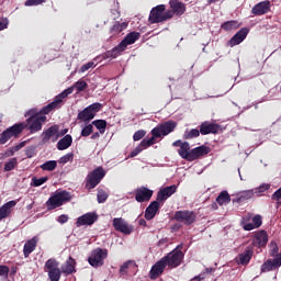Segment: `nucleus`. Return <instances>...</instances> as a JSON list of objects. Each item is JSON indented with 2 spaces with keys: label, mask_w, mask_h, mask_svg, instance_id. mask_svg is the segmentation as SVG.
I'll list each match as a JSON object with an SVG mask.
<instances>
[{
  "label": "nucleus",
  "mask_w": 281,
  "mask_h": 281,
  "mask_svg": "<svg viewBox=\"0 0 281 281\" xmlns=\"http://www.w3.org/2000/svg\"><path fill=\"white\" fill-rule=\"evenodd\" d=\"M172 19V11H166V4H158L150 10L148 21L153 25L155 23H164Z\"/></svg>",
  "instance_id": "1"
},
{
  "label": "nucleus",
  "mask_w": 281,
  "mask_h": 281,
  "mask_svg": "<svg viewBox=\"0 0 281 281\" xmlns=\"http://www.w3.org/2000/svg\"><path fill=\"white\" fill-rule=\"evenodd\" d=\"M25 131V123H15L14 125L8 127L0 134V146L8 144L12 139H19L21 133Z\"/></svg>",
  "instance_id": "2"
},
{
  "label": "nucleus",
  "mask_w": 281,
  "mask_h": 281,
  "mask_svg": "<svg viewBox=\"0 0 281 281\" xmlns=\"http://www.w3.org/2000/svg\"><path fill=\"white\" fill-rule=\"evenodd\" d=\"M104 177H106V170H104L103 167H97L86 177V190H93L94 188H98Z\"/></svg>",
  "instance_id": "3"
},
{
  "label": "nucleus",
  "mask_w": 281,
  "mask_h": 281,
  "mask_svg": "<svg viewBox=\"0 0 281 281\" xmlns=\"http://www.w3.org/2000/svg\"><path fill=\"white\" fill-rule=\"evenodd\" d=\"M71 201V193L67 191H57L55 192L46 202V207L48 210H56V207H60L65 205V203H69Z\"/></svg>",
  "instance_id": "4"
},
{
  "label": "nucleus",
  "mask_w": 281,
  "mask_h": 281,
  "mask_svg": "<svg viewBox=\"0 0 281 281\" xmlns=\"http://www.w3.org/2000/svg\"><path fill=\"white\" fill-rule=\"evenodd\" d=\"M74 93V88H67L61 93L55 97L54 101L48 103L47 105L43 106V109L40 111L41 115H49L54 109L60 108V104H63V100L67 98L68 95H71Z\"/></svg>",
  "instance_id": "5"
},
{
  "label": "nucleus",
  "mask_w": 281,
  "mask_h": 281,
  "mask_svg": "<svg viewBox=\"0 0 281 281\" xmlns=\"http://www.w3.org/2000/svg\"><path fill=\"white\" fill-rule=\"evenodd\" d=\"M44 271L48 273V280L60 281L63 276V270H60V262L58 260L50 258L45 262Z\"/></svg>",
  "instance_id": "6"
},
{
  "label": "nucleus",
  "mask_w": 281,
  "mask_h": 281,
  "mask_svg": "<svg viewBox=\"0 0 281 281\" xmlns=\"http://www.w3.org/2000/svg\"><path fill=\"white\" fill-rule=\"evenodd\" d=\"M106 258H109V250L104 248H97L92 250L88 258V262L91 267L98 269L104 266V260H106Z\"/></svg>",
  "instance_id": "7"
},
{
  "label": "nucleus",
  "mask_w": 281,
  "mask_h": 281,
  "mask_svg": "<svg viewBox=\"0 0 281 281\" xmlns=\"http://www.w3.org/2000/svg\"><path fill=\"white\" fill-rule=\"evenodd\" d=\"M102 110V103H92L78 113L77 120L80 122L89 123L95 117L98 113Z\"/></svg>",
  "instance_id": "8"
},
{
  "label": "nucleus",
  "mask_w": 281,
  "mask_h": 281,
  "mask_svg": "<svg viewBox=\"0 0 281 281\" xmlns=\"http://www.w3.org/2000/svg\"><path fill=\"white\" fill-rule=\"evenodd\" d=\"M184 256L183 251L176 248L162 257V260L169 269H177V267L181 266V262H183Z\"/></svg>",
  "instance_id": "9"
},
{
  "label": "nucleus",
  "mask_w": 281,
  "mask_h": 281,
  "mask_svg": "<svg viewBox=\"0 0 281 281\" xmlns=\"http://www.w3.org/2000/svg\"><path fill=\"white\" fill-rule=\"evenodd\" d=\"M175 128H177V122L169 120L154 127L151 130V135L159 139V137H166V135H170V133H173Z\"/></svg>",
  "instance_id": "10"
},
{
  "label": "nucleus",
  "mask_w": 281,
  "mask_h": 281,
  "mask_svg": "<svg viewBox=\"0 0 281 281\" xmlns=\"http://www.w3.org/2000/svg\"><path fill=\"white\" fill-rule=\"evenodd\" d=\"M47 122V116H31L26 119L25 128L30 131L31 135L34 133H38V131H43V124Z\"/></svg>",
  "instance_id": "11"
},
{
  "label": "nucleus",
  "mask_w": 281,
  "mask_h": 281,
  "mask_svg": "<svg viewBox=\"0 0 281 281\" xmlns=\"http://www.w3.org/2000/svg\"><path fill=\"white\" fill-rule=\"evenodd\" d=\"M173 218L178 221V223H183V225H192L196 223V213L188 210L176 211Z\"/></svg>",
  "instance_id": "12"
},
{
  "label": "nucleus",
  "mask_w": 281,
  "mask_h": 281,
  "mask_svg": "<svg viewBox=\"0 0 281 281\" xmlns=\"http://www.w3.org/2000/svg\"><path fill=\"white\" fill-rule=\"evenodd\" d=\"M212 153V148L206 145L198 146L190 150L189 161H196L199 159H203V157H207Z\"/></svg>",
  "instance_id": "13"
},
{
  "label": "nucleus",
  "mask_w": 281,
  "mask_h": 281,
  "mask_svg": "<svg viewBox=\"0 0 281 281\" xmlns=\"http://www.w3.org/2000/svg\"><path fill=\"white\" fill-rule=\"evenodd\" d=\"M113 227H114L115 232L125 234V236L133 234V232L135 229L133 227V225H128V223H126V221L122 217H115L113 220Z\"/></svg>",
  "instance_id": "14"
},
{
  "label": "nucleus",
  "mask_w": 281,
  "mask_h": 281,
  "mask_svg": "<svg viewBox=\"0 0 281 281\" xmlns=\"http://www.w3.org/2000/svg\"><path fill=\"white\" fill-rule=\"evenodd\" d=\"M98 218L99 216L95 212L86 213L77 218L76 227L91 226L98 222Z\"/></svg>",
  "instance_id": "15"
},
{
  "label": "nucleus",
  "mask_w": 281,
  "mask_h": 281,
  "mask_svg": "<svg viewBox=\"0 0 281 281\" xmlns=\"http://www.w3.org/2000/svg\"><path fill=\"white\" fill-rule=\"evenodd\" d=\"M173 148H179L178 149V155L181 157V159H186V161H189L190 159V143L183 142L181 139H178L172 143Z\"/></svg>",
  "instance_id": "16"
},
{
  "label": "nucleus",
  "mask_w": 281,
  "mask_h": 281,
  "mask_svg": "<svg viewBox=\"0 0 281 281\" xmlns=\"http://www.w3.org/2000/svg\"><path fill=\"white\" fill-rule=\"evenodd\" d=\"M153 194H155L153 190L146 187H140L135 190L134 196L137 203H147V201H150V199H153Z\"/></svg>",
  "instance_id": "17"
},
{
  "label": "nucleus",
  "mask_w": 281,
  "mask_h": 281,
  "mask_svg": "<svg viewBox=\"0 0 281 281\" xmlns=\"http://www.w3.org/2000/svg\"><path fill=\"white\" fill-rule=\"evenodd\" d=\"M280 267H281V254L273 259H267L261 265V273H269V271H276Z\"/></svg>",
  "instance_id": "18"
},
{
  "label": "nucleus",
  "mask_w": 281,
  "mask_h": 281,
  "mask_svg": "<svg viewBox=\"0 0 281 281\" xmlns=\"http://www.w3.org/2000/svg\"><path fill=\"white\" fill-rule=\"evenodd\" d=\"M177 192V184L165 187L160 189L157 193L156 201H159L160 203H166L172 194Z\"/></svg>",
  "instance_id": "19"
},
{
  "label": "nucleus",
  "mask_w": 281,
  "mask_h": 281,
  "mask_svg": "<svg viewBox=\"0 0 281 281\" xmlns=\"http://www.w3.org/2000/svg\"><path fill=\"white\" fill-rule=\"evenodd\" d=\"M200 135H216L221 126L210 121H204L200 124Z\"/></svg>",
  "instance_id": "20"
},
{
  "label": "nucleus",
  "mask_w": 281,
  "mask_h": 281,
  "mask_svg": "<svg viewBox=\"0 0 281 281\" xmlns=\"http://www.w3.org/2000/svg\"><path fill=\"white\" fill-rule=\"evenodd\" d=\"M247 34H249V29L243 27L227 42V45L229 47H236V45H240V43L247 38Z\"/></svg>",
  "instance_id": "21"
},
{
  "label": "nucleus",
  "mask_w": 281,
  "mask_h": 281,
  "mask_svg": "<svg viewBox=\"0 0 281 281\" xmlns=\"http://www.w3.org/2000/svg\"><path fill=\"white\" fill-rule=\"evenodd\" d=\"M166 267V261L161 258L159 261H157L149 271V278L150 280H157L161 273H164Z\"/></svg>",
  "instance_id": "22"
},
{
  "label": "nucleus",
  "mask_w": 281,
  "mask_h": 281,
  "mask_svg": "<svg viewBox=\"0 0 281 281\" xmlns=\"http://www.w3.org/2000/svg\"><path fill=\"white\" fill-rule=\"evenodd\" d=\"M269 12H271V2L270 1L258 2L251 9V13L255 14V16H262V14H267Z\"/></svg>",
  "instance_id": "23"
},
{
  "label": "nucleus",
  "mask_w": 281,
  "mask_h": 281,
  "mask_svg": "<svg viewBox=\"0 0 281 281\" xmlns=\"http://www.w3.org/2000/svg\"><path fill=\"white\" fill-rule=\"evenodd\" d=\"M58 131H59L58 125H52L46 131H44L42 134L43 144H47V142H49V139H52V137H55L53 139V142H56V139H58V137H60V135H58Z\"/></svg>",
  "instance_id": "24"
},
{
  "label": "nucleus",
  "mask_w": 281,
  "mask_h": 281,
  "mask_svg": "<svg viewBox=\"0 0 281 281\" xmlns=\"http://www.w3.org/2000/svg\"><path fill=\"white\" fill-rule=\"evenodd\" d=\"M139 38H142V33L133 31L122 40L121 47H124L126 49L128 45H135V43H137Z\"/></svg>",
  "instance_id": "25"
},
{
  "label": "nucleus",
  "mask_w": 281,
  "mask_h": 281,
  "mask_svg": "<svg viewBox=\"0 0 281 281\" xmlns=\"http://www.w3.org/2000/svg\"><path fill=\"white\" fill-rule=\"evenodd\" d=\"M170 5V12H172V16L177 14V16H181L186 14V4L179 0H170L169 1Z\"/></svg>",
  "instance_id": "26"
},
{
  "label": "nucleus",
  "mask_w": 281,
  "mask_h": 281,
  "mask_svg": "<svg viewBox=\"0 0 281 281\" xmlns=\"http://www.w3.org/2000/svg\"><path fill=\"white\" fill-rule=\"evenodd\" d=\"M251 258H254V250L251 248H246L245 251L239 254L236 258L237 265H243V267H247V265L251 262Z\"/></svg>",
  "instance_id": "27"
},
{
  "label": "nucleus",
  "mask_w": 281,
  "mask_h": 281,
  "mask_svg": "<svg viewBox=\"0 0 281 281\" xmlns=\"http://www.w3.org/2000/svg\"><path fill=\"white\" fill-rule=\"evenodd\" d=\"M159 201H153L145 210V218L146 221H153L155 216H157V212H159Z\"/></svg>",
  "instance_id": "28"
},
{
  "label": "nucleus",
  "mask_w": 281,
  "mask_h": 281,
  "mask_svg": "<svg viewBox=\"0 0 281 281\" xmlns=\"http://www.w3.org/2000/svg\"><path fill=\"white\" fill-rule=\"evenodd\" d=\"M60 270L66 277L76 273V259L69 257L68 260L60 267Z\"/></svg>",
  "instance_id": "29"
},
{
  "label": "nucleus",
  "mask_w": 281,
  "mask_h": 281,
  "mask_svg": "<svg viewBox=\"0 0 281 281\" xmlns=\"http://www.w3.org/2000/svg\"><path fill=\"white\" fill-rule=\"evenodd\" d=\"M38 245V237H33L29 239L23 247V255L24 258H30V254H32Z\"/></svg>",
  "instance_id": "30"
},
{
  "label": "nucleus",
  "mask_w": 281,
  "mask_h": 281,
  "mask_svg": "<svg viewBox=\"0 0 281 281\" xmlns=\"http://www.w3.org/2000/svg\"><path fill=\"white\" fill-rule=\"evenodd\" d=\"M16 206V201L11 200L7 203H4L1 207H0V221H3V218H8V216H10V213L12 212V207Z\"/></svg>",
  "instance_id": "31"
},
{
  "label": "nucleus",
  "mask_w": 281,
  "mask_h": 281,
  "mask_svg": "<svg viewBox=\"0 0 281 281\" xmlns=\"http://www.w3.org/2000/svg\"><path fill=\"white\" fill-rule=\"evenodd\" d=\"M254 243L258 245V247H266L267 243H269V235L266 231H259L255 235Z\"/></svg>",
  "instance_id": "32"
},
{
  "label": "nucleus",
  "mask_w": 281,
  "mask_h": 281,
  "mask_svg": "<svg viewBox=\"0 0 281 281\" xmlns=\"http://www.w3.org/2000/svg\"><path fill=\"white\" fill-rule=\"evenodd\" d=\"M262 225V216L261 215H255L252 217V223H248L244 225L245 232H251V229H258Z\"/></svg>",
  "instance_id": "33"
},
{
  "label": "nucleus",
  "mask_w": 281,
  "mask_h": 281,
  "mask_svg": "<svg viewBox=\"0 0 281 281\" xmlns=\"http://www.w3.org/2000/svg\"><path fill=\"white\" fill-rule=\"evenodd\" d=\"M71 144H74V138L71 137V135L67 134L58 140L57 148L58 150H67V148H69Z\"/></svg>",
  "instance_id": "34"
},
{
  "label": "nucleus",
  "mask_w": 281,
  "mask_h": 281,
  "mask_svg": "<svg viewBox=\"0 0 281 281\" xmlns=\"http://www.w3.org/2000/svg\"><path fill=\"white\" fill-rule=\"evenodd\" d=\"M126 27H128V23H126V22L120 23V22L116 21L113 24V26L111 27L110 34L112 36H117V34H121V32H124V30H126Z\"/></svg>",
  "instance_id": "35"
},
{
  "label": "nucleus",
  "mask_w": 281,
  "mask_h": 281,
  "mask_svg": "<svg viewBox=\"0 0 281 281\" xmlns=\"http://www.w3.org/2000/svg\"><path fill=\"white\" fill-rule=\"evenodd\" d=\"M25 144H26V142H22L18 145L7 149L4 151V154L2 155V158L5 159L8 157H13L14 153H19V150H21V148L25 147Z\"/></svg>",
  "instance_id": "36"
},
{
  "label": "nucleus",
  "mask_w": 281,
  "mask_h": 281,
  "mask_svg": "<svg viewBox=\"0 0 281 281\" xmlns=\"http://www.w3.org/2000/svg\"><path fill=\"white\" fill-rule=\"evenodd\" d=\"M238 27H240V24L236 20L226 21L221 25L224 32H232L233 30H238Z\"/></svg>",
  "instance_id": "37"
},
{
  "label": "nucleus",
  "mask_w": 281,
  "mask_h": 281,
  "mask_svg": "<svg viewBox=\"0 0 281 281\" xmlns=\"http://www.w3.org/2000/svg\"><path fill=\"white\" fill-rule=\"evenodd\" d=\"M218 205H225V203H232V196L227 191H222L216 198Z\"/></svg>",
  "instance_id": "38"
},
{
  "label": "nucleus",
  "mask_w": 281,
  "mask_h": 281,
  "mask_svg": "<svg viewBox=\"0 0 281 281\" xmlns=\"http://www.w3.org/2000/svg\"><path fill=\"white\" fill-rule=\"evenodd\" d=\"M89 88V85L87 83V81L79 79L77 82L74 83V86L69 87V89H76L77 93H80L82 91H86V89Z\"/></svg>",
  "instance_id": "39"
},
{
  "label": "nucleus",
  "mask_w": 281,
  "mask_h": 281,
  "mask_svg": "<svg viewBox=\"0 0 281 281\" xmlns=\"http://www.w3.org/2000/svg\"><path fill=\"white\" fill-rule=\"evenodd\" d=\"M201 132L200 130L192 128V130H187L183 133V139H196V137H200Z\"/></svg>",
  "instance_id": "40"
},
{
  "label": "nucleus",
  "mask_w": 281,
  "mask_h": 281,
  "mask_svg": "<svg viewBox=\"0 0 281 281\" xmlns=\"http://www.w3.org/2000/svg\"><path fill=\"white\" fill-rule=\"evenodd\" d=\"M92 126H95V128L99 131L101 135H104L106 133V121L105 120H95L92 122Z\"/></svg>",
  "instance_id": "41"
},
{
  "label": "nucleus",
  "mask_w": 281,
  "mask_h": 281,
  "mask_svg": "<svg viewBox=\"0 0 281 281\" xmlns=\"http://www.w3.org/2000/svg\"><path fill=\"white\" fill-rule=\"evenodd\" d=\"M57 166H58V162L56 160H48L43 165H41V169L46 170L48 172H53V170H56Z\"/></svg>",
  "instance_id": "42"
},
{
  "label": "nucleus",
  "mask_w": 281,
  "mask_h": 281,
  "mask_svg": "<svg viewBox=\"0 0 281 281\" xmlns=\"http://www.w3.org/2000/svg\"><path fill=\"white\" fill-rule=\"evenodd\" d=\"M156 139L158 138L155 137V135H151L150 138H144L138 146L144 150V148H148L150 146H154V144H157Z\"/></svg>",
  "instance_id": "43"
},
{
  "label": "nucleus",
  "mask_w": 281,
  "mask_h": 281,
  "mask_svg": "<svg viewBox=\"0 0 281 281\" xmlns=\"http://www.w3.org/2000/svg\"><path fill=\"white\" fill-rule=\"evenodd\" d=\"M18 165H19L18 159L11 158L8 162L4 164V172H10L14 170Z\"/></svg>",
  "instance_id": "44"
},
{
  "label": "nucleus",
  "mask_w": 281,
  "mask_h": 281,
  "mask_svg": "<svg viewBox=\"0 0 281 281\" xmlns=\"http://www.w3.org/2000/svg\"><path fill=\"white\" fill-rule=\"evenodd\" d=\"M106 199H109V193H106L104 189H98V193H97L98 203H105Z\"/></svg>",
  "instance_id": "45"
},
{
  "label": "nucleus",
  "mask_w": 281,
  "mask_h": 281,
  "mask_svg": "<svg viewBox=\"0 0 281 281\" xmlns=\"http://www.w3.org/2000/svg\"><path fill=\"white\" fill-rule=\"evenodd\" d=\"M47 181H49L48 177H42V178H33L32 179V186L34 188H40V186H43V183H47Z\"/></svg>",
  "instance_id": "46"
},
{
  "label": "nucleus",
  "mask_w": 281,
  "mask_h": 281,
  "mask_svg": "<svg viewBox=\"0 0 281 281\" xmlns=\"http://www.w3.org/2000/svg\"><path fill=\"white\" fill-rule=\"evenodd\" d=\"M125 47L121 46V42L119 43L117 46H115L114 48L110 49V52H112V57L113 58H117V56H120V54H122V52H125Z\"/></svg>",
  "instance_id": "47"
},
{
  "label": "nucleus",
  "mask_w": 281,
  "mask_h": 281,
  "mask_svg": "<svg viewBox=\"0 0 281 281\" xmlns=\"http://www.w3.org/2000/svg\"><path fill=\"white\" fill-rule=\"evenodd\" d=\"M93 133V125L87 124L82 130H81V137H89Z\"/></svg>",
  "instance_id": "48"
},
{
  "label": "nucleus",
  "mask_w": 281,
  "mask_h": 281,
  "mask_svg": "<svg viewBox=\"0 0 281 281\" xmlns=\"http://www.w3.org/2000/svg\"><path fill=\"white\" fill-rule=\"evenodd\" d=\"M271 189V184L263 183L260 187L255 189V194H258L260 196L263 192H267V190Z\"/></svg>",
  "instance_id": "49"
},
{
  "label": "nucleus",
  "mask_w": 281,
  "mask_h": 281,
  "mask_svg": "<svg viewBox=\"0 0 281 281\" xmlns=\"http://www.w3.org/2000/svg\"><path fill=\"white\" fill-rule=\"evenodd\" d=\"M144 137H146V131L144 130H138L133 135L134 142H139V139H144Z\"/></svg>",
  "instance_id": "50"
},
{
  "label": "nucleus",
  "mask_w": 281,
  "mask_h": 281,
  "mask_svg": "<svg viewBox=\"0 0 281 281\" xmlns=\"http://www.w3.org/2000/svg\"><path fill=\"white\" fill-rule=\"evenodd\" d=\"M131 265H133V261H131V260L124 262V263L120 267L119 272H120L122 276H126V273H128V267H131Z\"/></svg>",
  "instance_id": "51"
},
{
  "label": "nucleus",
  "mask_w": 281,
  "mask_h": 281,
  "mask_svg": "<svg viewBox=\"0 0 281 281\" xmlns=\"http://www.w3.org/2000/svg\"><path fill=\"white\" fill-rule=\"evenodd\" d=\"M69 161H74V153H68L59 159V164H69Z\"/></svg>",
  "instance_id": "52"
},
{
  "label": "nucleus",
  "mask_w": 281,
  "mask_h": 281,
  "mask_svg": "<svg viewBox=\"0 0 281 281\" xmlns=\"http://www.w3.org/2000/svg\"><path fill=\"white\" fill-rule=\"evenodd\" d=\"M10 274V268L8 266L0 265V278H8Z\"/></svg>",
  "instance_id": "53"
},
{
  "label": "nucleus",
  "mask_w": 281,
  "mask_h": 281,
  "mask_svg": "<svg viewBox=\"0 0 281 281\" xmlns=\"http://www.w3.org/2000/svg\"><path fill=\"white\" fill-rule=\"evenodd\" d=\"M44 115L41 114V112L32 109V110H29L26 113H25V117H43Z\"/></svg>",
  "instance_id": "54"
},
{
  "label": "nucleus",
  "mask_w": 281,
  "mask_h": 281,
  "mask_svg": "<svg viewBox=\"0 0 281 281\" xmlns=\"http://www.w3.org/2000/svg\"><path fill=\"white\" fill-rule=\"evenodd\" d=\"M47 0H26L24 5L32 7V5H41V3H45Z\"/></svg>",
  "instance_id": "55"
},
{
  "label": "nucleus",
  "mask_w": 281,
  "mask_h": 281,
  "mask_svg": "<svg viewBox=\"0 0 281 281\" xmlns=\"http://www.w3.org/2000/svg\"><path fill=\"white\" fill-rule=\"evenodd\" d=\"M280 249L278 248V245H274L271 249H270V256L271 258H278V256H280L279 254Z\"/></svg>",
  "instance_id": "56"
},
{
  "label": "nucleus",
  "mask_w": 281,
  "mask_h": 281,
  "mask_svg": "<svg viewBox=\"0 0 281 281\" xmlns=\"http://www.w3.org/2000/svg\"><path fill=\"white\" fill-rule=\"evenodd\" d=\"M69 221V215L61 214L57 217V223H60V225H65Z\"/></svg>",
  "instance_id": "57"
},
{
  "label": "nucleus",
  "mask_w": 281,
  "mask_h": 281,
  "mask_svg": "<svg viewBox=\"0 0 281 281\" xmlns=\"http://www.w3.org/2000/svg\"><path fill=\"white\" fill-rule=\"evenodd\" d=\"M249 221H251V214L248 213L247 215H245L243 218H241V225H243V228L245 229V226L246 225H249Z\"/></svg>",
  "instance_id": "58"
},
{
  "label": "nucleus",
  "mask_w": 281,
  "mask_h": 281,
  "mask_svg": "<svg viewBox=\"0 0 281 281\" xmlns=\"http://www.w3.org/2000/svg\"><path fill=\"white\" fill-rule=\"evenodd\" d=\"M94 63L93 61H89L85 65L81 66V71L85 72V71H89V69H91V67H94Z\"/></svg>",
  "instance_id": "59"
},
{
  "label": "nucleus",
  "mask_w": 281,
  "mask_h": 281,
  "mask_svg": "<svg viewBox=\"0 0 281 281\" xmlns=\"http://www.w3.org/2000/svg\"><path fill=\"white\" fill-rule=\"evenodd\" d=\"M142 150H144L139 145L131 151L130 154V157L133 158V157H137V155H139V153H142Z\"/></svg>",
  "instance_id": "60"
},
{
  "label": "nucleus",
  "mask_w": 281,
  "mask_h": 281,
  "mask_svg": "<svg viewBox=\"0 0 281 281\" xmlns=\"http://www.w3.org/2000/svg\"><path fill=\"white\" fill-rule=\"evenodd\" d=\"M8 27V18H1L0 19V32L1 30H5Z\"/></svg>",
  "instance_id": "61"
},
{
  "label": "nucleus",
  "mask_w": 281,
  "mask_h": 281,
  "mask_svg": "<svg viewBox=\"0 0 281 281\" xmlns=\"http://www.w3.org/2000/svg\"><path fill=\"white\" fill-rule=\"evenodd\" d=\"M101 58H102V60H106V59H109V58H113V54H112L111 50H106L105 53H103V54L101 55Z\"/></svg>",
  "instance_id": "62"
},
{
  "label": "nucleus",
  "mask_w": 281,
  "mask_h": 281,
  "mask_svg": "<svg viewBox=\"0 0 281 281\" xmlns=\"http://www.w3.org/2000/svg\"><path fill=\"white\" fill-rule=\"evenodd\" d=\"M195 281H201V280H205V272L204 273H200L199 276L194 277Z\"/></svg>",
  "instance_id": "63"
},
{
  "label": "nucleus",
  "mask_w": 281,
  "mask_h": 281,
  "mask_svg": "<svg viewBox=\"0 0 281 281\" xmlns=\"http://www.w3.org/2000/svg\"><path fill=\"white\" fill-rule=\"evenodd\" d=\"M91 139H100V132H95L91 135Z\"/></svg>",
  "instance_id": "64"
}]
</instances>
